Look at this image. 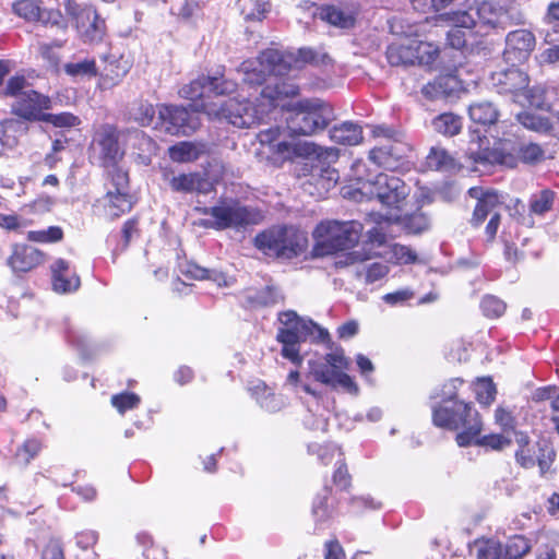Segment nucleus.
<instances>
[{"label":"nucleus","mask_w":559,"mask_h":559,"mask_svg":"<svg viewBox=\"0 0 559 559\" xmlns=\"http://www.w3.org/2000/svg\"><path fill=\"white\" fill-rule=\"evenodd\" d=\"M43 254L39 250L27 245H15L8 259L9 266L14 272H28L39 265Z\"/></svg>","instance_id":"25"},{"label":"nucleus","mask_w":559,"mask_h":559,"mask_svg":"<svg viewBox=\"0 0 559 559\" xmlns=\"http://www.w3.org/2000/svg\"><path fill=\"white\" fill-rule=\"evenodd\" d=\"M555 193L551 190H543L538 194H534L530 202L531 213L544 215L554 204Z\"/></svg>","instance_id":"49"},{"label":"nucleus","mask_w":559,"mask_h":559,"mask_svg":"<svg viewBox=\"0 0 559 559\" xmlns=\"http://www.w3.org/2000/svg\"><path fill=\"white\" fill-rule=\"evenodd\" d=\"M308 450L311 454H317L319 461L324 465H329L334 459L335 454H338V456L342 455L335 444L322 445L319 443H311L308 445Z\"/></svg>","instance_id":"58"},{"label":"nucleus","mask_w":559,"mask_h":559,"mask_svg":"<svg viewBox=\"0 0 559 559\" xmlns=\"http://www.w3.org/2000/svg\"><path fill=\"white\" fill-rule=\"evenodd\" d=\"M44 122L50 123L56 128H71L75 127L80 123V119L70 114V112H60V114H44L41 120Z\"/></svg>","instance_id":"56"},{"label":"nucleus","mask_w":559,"mask_h":559,"mask_svg":"<svg viewBox=\"0 0 559 559\" xmlns=\"http://www.w3.org/2000/svg\"><path fill=\"white\" fill-rule=\"evenodd\" d=\"M330 60L326 53H321L312 48H300L297 56L284 55L277 49H266L255 59L243 61L238 72L242 74V82L249 87H257L266 81L267 75L283 76L287 74L293 64L299 68L306 63L323 64Z\"/></svg>","instance_id":"3"},{"label":"nucleus","mask_w":559,"mask_h":559,"mask_svg":"<svg viewBox=\"0 0 559 559\" xmlns=\"http://www.w3.org/2000/svg\"><path fill=\"white\" fill-rule=\"evenodd\" d=\"M438 51L428 43L414 41L411 45H391L386 58L392 66L430 63L437 58Z\"/></svg>","instance_id":"15"},{"label":"nucleus","mask_w":559,"mask_h":559,"mask_svg":"<svg viewBox=\"0 0 559 559\" xmlns=\"http://www.w3.org/2000/svg\"><path fill=\"white\" fill-rule=\"evenodd\" d=\"M518 121L526 129L546 132L554 128L548 117L544 115H536L530 111H522L516 114Z\"/></svg>","instance_id":"42"},{"label":"nucleus","mask_w":559,"mask_h":559,"mask_svg":"<svg viewBox=\"0 0 559 559\" xmlns=\"http://www.w3.org/2000/svg\"><path fill=\"white\" fill-rule=\"evenodd\" d=\"M461 88L459 80L453 75L438 78L423 88V93L430 98H448L454 96Z\"/></svg>","instance_id":"31"},{"label":"nucleus","mask_w":559,"mask_h":559,"mask_svg":"<svg viewBox=\"0 0 559 559\" xmlns=\"http://www.w3.org/2000/svg\"><path fill=\"white\" fill-rule=\"evenodd\" d=\"M204 213L214 217V226L218 229L239 228L259 222L257 212L233 199L223 200L217 205L205 209Z\"/></svg>","instance_id":"12"},{"label":"nucleus","mask_w":559,"mask_h":559,"mask_svg":"<svg viewBox=\"0 0 559 559\" xmlns=\"http://www.w3.org/2000/svg\"><path fill=\"white\" fill-rule=\"evenodd\" d=\"M330 489L324 488L323 492L314 498L312 515L317 524H323L332 516V509L328 503Z\"/></svg>","instance_id":"48"},{"label":"nucleus","mask_w":559,"mask_h":559,"mask_svg":"<svg viewBox=\"0 0 559 559\" xmlns=\"http://www.w3.org/2000/svg\"><path fill=\"white\" fill-rule=\"evenodd\" d=\"M298 94V87L286 82H277L266 85L255 97V104L249 99L242 102L230 98L223 104H202L204 111L211 119L226 120L237 128H250L264 119L275 107V102L284 97H293Z\"/></svg>","instance_id":"2"},{"label":"nucleus","mask_w":559,"mask_h":559,"mask_svg":"<svg viewBox=\"0 0 559 559\" xmlns=\"http://www.w3.org/2000/svg\"><path fill=\"white\" fill-rule=\"evenodd\" d=\"M108 169V181L106 189L111 188L115 192L129 193V177L128 173L122 168L116 166V164H109Z\"/></svg>","instance_id":"44"},{"label":"nucleus","mask_w":559,"mask_h":559,"mask_svg":"<svg viewBox=\"0 0 559 559\" xmlns=\"http://www.w3.org/2000/svg\"><path fill=\"white\" fill-rule=\"evenodd\" d=\"M12 11L28 23L63 26L60 11L46 9L41 0H15L12 3Z\"/></svg>","instance_id":"18"},{"label":"nucleus","mask_w":559,"mask_h":559,"mask_svg":"<svg viewBox=\"0 0 559 559\" xmlns=\"http://www.w3.org/2000/svg\"><path fill=\"white\" fill-rule=\"evenodd\" d=\"M530 550V540L524 536L515 535L506 545H499L493 551L491 550V559H521Z\"/></svg>","instance_id":"30"},{"label":"nucleus","mask_w":559,"mask_h":559,"mask_svg":"<svg viewBox=\"0 0 559 559\" xmlns=\"http://www.w3.org/2000/svg\"><path fill=\"white\" fill-rule=\"evenodd\" d=\"M307 245V234L295 226H273L254 238V246L272 258H296L306 250Z\"/></svg>","instance_id":"5"},{"label":"nucleus","mask_w":559,"mask_h":559,"mask_svg":"<svg viewBox=\"0 0 559 559\" xmlns=\"http://www.w3.org/2000/svg\"><path fill=\"white\" fill-rule=\"evenodd\" d=\"M389 271V266L384 263H371L365 267V282L367 284H372L380 281L388 275Z\"/></svg>","instance_id":"61"},{"label":"nucleus","mask_w":559,"mask_h":559,"mask_svg":"<svg viewBox=\"0 0 559 559\" xmlns=\"http://www.w3.org/2000/svg\"><path fill=\"white\" fill-rule=\"evenodd\" d=\"M491 235L496 233L501 212H507L510 216L520 213L519 206L523 207L519 199L510 198L508 194L498 193L491 190Z\"/></svg>","instance_id":"29"},{"label":"nucleus","mask_w":559,"mask_h":559,"mask_svg":"<svg viewBox=\"0 0 559 559\" xmlns=\"http://www.w3.org/2000/svg\"><path fill=\"white\" fill-rule=\"evenodd\" d=\"M11 107L14 115L25 120L40 121L44 111L51 108V99L29 88L19 100H14Z\"/></svg>","instance_id":"19"},{"label":"nucleus","mask_w":559,"mask_h":559,"mask_svg":"<svg viewBox=\"0 0 559 559\" xmlns=\"http://www.w3.org/2000/svg\"><path fill=\"white\" fill-rule=\"evenodd\" d=\"M40 559H64V551L59 539H50L41 551Z\"/></svg>","instance_id":"64"},{"label":"nucleus","mask_w":559,"mask_h":559,"mask_svg":"<svg viewBox=\"0 0 559 559\" xmlns=\"http://www.w3.org/2000/svg\"><path fill=\"white\" fill-rule=\"evenodd\" d=\"M518 156L519 162L528 165H535L544 160L545 151L544 148L536 143H526L522 145H518Z\"/></svg>","instance_id":"47"},{"label":"nucleus","mask_w":559,"mask_h":559,"mask_svg":"<svg viewBox=\"0 0 559 559\" xmlns=\"http://www.w3.org/2000/svg\"><path fill=\"white\" fill-rule=\"evenodd\" d=\"M254 395L259 405L270 413L281 411L287 403L283 395L274 393L264 383L254 388Z\"/></svg>","instance_id":"35"},{"label":"nucleus","mask_w":559,"mask_h":559,"mask_svg":"<svg viewBox=\"0 0 559 559\" xmlns=\"http://www.w3.org/2000/svg\"><path fill=\"white\" fill-rule=\"evenodd\" d=\"M349 367V359L343 349H335L325 355L324 361H309L310 374L316 381L332 389L342 388L346 392L357 395L358 385L345 372Z\"/></svg>","instance_id":"7"},{"label":"nucleus","mask_w":559,"mask_h":559,"mask_svg":"<svg viewBox=\"0 0 559 559\" xmlns=\"http://www.w3.org/2000/svg\"><path fill=\"white\" fill-rule=\"evenodd\" d=\"M518 143L512 132L504 133L503 138L495 140L491 145V165L498 164L507 168L518 166Z\"/></svg>","instance_id":"24"},{"label":"nucleus","mask_w":559,"mask_h":559,"mask_svg":"<svg viewBox=\"0 0 559 559\" xmlns=\"http://www.w3.org/2000/svg\"><path fill=\"white\" fill-rule=\"evenodd\" d=\"M277 150L284 156L313 158L324 165H330L338 159V150L322 147L308 141L283 142L277 144Z\"/></svg>","instance_id":"17"},{"label":"nucleus","mask_w":559,"mask_h":559,"mask_svg":"<svg viewBox=\"0 0 559 559\" xmlns=\"http://www.w3.org/2000/svg\"><path fill=\"white\" fill-rule=\"evenodd\" d=\"M523 96L525 97L524 100L519 99L516 102L522 107H532L540 110H548L550 108L546 90L542 86L526 87L523 91Z\"/></svg>","instance_id":"39"},{"label":"nucleus","mask_w":559,"mask_h":559,"mask_svg":"<svg viewBox=\"0 0 559 559\" xmlns=\"http://www.w3.org/2000/svg\"><path fill=\"white\" fill-rule=\"evenodd\" d=\"M472 344L464 340H456L451 344L448 359L451 361H466L469 357Z\"/></svg>","instance_id":"60"},{"label":"nucleus","mask_w":559,"mask_h":559,"mask_svg":"<svg viewBox=\"0 0 559 559\" xmlns=\"http://www.w3.org/2000/svg\"><path fill=\"white\" fill-rule=\"evenodd\" d=\"M139 544L143 546L144 559H168L167 550L153 544L150 535L141 533L136 536Z\"/></svg>","instance_id":"53"},{"label":"nucleus","mask_w":559,"mask_h":559,"mask_svg":"<svg viewBox=\"0 0 559 559\" xmlns=\"http://www.w3.org/2000/svg\"><path fill=\"white\" fill-rule=\"evenodd\" d=\"M207 93H212L214 95H228L236 91L237 83L233 80H228L224 78L222 74H216L213 76H205Z\"/></svg>","instance_id":"45"},{"label":"nucleus","mask_w":559,"mask_h":559,"mask_svg":"<svg viewBox=\"0 0 559 559\" xmlns=\"http://www.w3.org/2000/svg\"><path fill=\"white\" fill-rule=\"evenodd\" d=\"M27 90H29V85L24 76H12L7 82L2 93L4 96H10L13 97L14 100H19Z\"/></svg>","instance_id":"59"},{"label":"nucleus","mask_w":559,"mask_h":559,"mask_svg":"<svg viewBox=\"0 0 559 559\" xmlns=\"http://www.w3.org/2000/svg\"><path fill=\"white\" fill-rule=\"evenodd\" d=\"M278 320L282 326L278 329L276 338L283 344L282 355L295 364H300L302 360L299 355V344L312 335L314 330L319 331L321 338L328 335V332L319 329L313 321L300 318L293 310L280 313Z\"/></svg>","instance_id":"6"},{"label":"nucleus","mask_w":559,"mask_h":559,"mask_svg":"<svg viewBox=\"0 0 559 559\" xmlns=\"http://www.w3.org/2000/svg\"><path fill=\"white\" fill-rule=\"evenodd\" d=\"M38 52L49 69L56 70L58 68L60 58L52 45L46 43L38 44Z\"/></svg>","instance_id":"62"},{"label":"nucleus","mask_w":559,"mask_h":559,"mask_svg":"<svg viewBox=\"0 0 559 559\" xmlns=\"http://www.w3.org/2000/svg\"><path fill=\"white\" fill-rule=\"evenodd\" d=\"M75 26L85 43H99L105 36V21L91 7L80 10Z\"/></svg>","instance_id":"22"},{"label":"nucleus","mask_w":559,"mask_h":559,"mask_svg":"<svg viewBox=\"0 0 559 559\" xmlns=\"http://www.w3.org/2000/svg\"><path fill=\"white\" fill-rule=\"evenodd\" d=\"M330 120V110L320 100H301L287 118V128L296 135H311L323 130Z\"/></svg>","instance_id":"10"},{"label":"nucleus","mask_w":559,"mask_h":559,"mask_svg":"<svg viewBox=\"0 0 559 559\" xmlns=\"http://www.w3.org/2000/svg\"><path fill=\"white\" fill-rule=\"evenodd\" d=\"M64 72L73 79L92 78L97 74L94 59H83L64 64Z\"/></svg>","instance_id":"41"},{"label":"nucleus","mask_w":559,"mask_h":559,"mask_svg":"<svg viewBox=\"0 0 559 559\" xmlns=\"http://www.w3.org/2000/svg\"><path fill=\"white\" fill-rule=\"evenodd\" d=\"M414 297V292L409 288L399 289L393 293L385 294L382 299L385 304L394 307L399 305H403L407 300Z\"/></svg>","instance_id":"63"},{"label":"nucleus","mask_w":559,"mask_h":559,"mask_svg":"<svg viewBox=\"0 0 559 559\" xmlns=\"http://www.w3.org/2000/svg\"><path fill=\"white\" fill-rule=\"evenodd\" d=\"M207 93L206 79L204 75L191 81L179 90V95L187 99H197Z\"/></svg>","instance_id":"54"},{"label":"nucleus","mask_w":559,"mask_h":559,"mask_svg":"<svg viewBox=\"0 0 559 559\" xmlns=\"http://www.w3.org/2000/svg\"><path fill=\"white\" fill-rule=\"evenodd\" d=\"M468 114L472 123L467 153L474 162H487L489 159V104L487 102L472 104Z\"/></svg>","instance_id":"11"},{"label":"nucleus","mask_w":559,"mask_h":559,"mask_svg":"<svg viewBox=\"0 0 559 559\" xmlns=\"http://www.w3.org/2000/svg\"><path fill=\"white\" fill-rule=\"evenodd\" d=\"M156 110L148 100L138 99L129 108V117L142 127L152 124Z\"/></svg>","instance_id":"37"},{"label":"nucleus","mask_w":559,"mask_h":559,"mask_svg":"<svg viewBox=\"0 0 559 559\" xmlns=\"http://www.w3.org/2000/svg\"><path fill=\"white\" fill-rule=\"evenodd\" d=\"M362 229V224L357 221L322 222L313 230V252L317 257H324L348 250L358 243Z\"/></svg>","instance_id":"4"},{"label":"nucleus","mask_w":559,"mask_h":559,"mask_svg":"<svg viewBox=\"0 0 559 559\" xmlns=\"http://www.w3.org/2000/svg\"><path fill=\"white\" fill-rule=\"evenodd\" d=\"M495 423L501 432L491 433V450L502 451L513 443L515 433L522 431L516 429V419L512 412L502 406L495 411Z\"/></svg>","instance_id":"20"},{"label":"nucleus","mask_w":559,"mask_h":559,"mask_svg":"<svg viewBox=\"0 0 559 559\" xmlns=\"http://www.w3.org/2000/svg\"><path fill=\"white\" fill-rule=\"evenodd\" d=\"M433 129L447 136H454L462 130L461 117L451 112L441 114L432 120Z\"/></svg>","instance_id":"38"},{"label":"nucleus","mask_w":559,"mask_h":559,"mask_svg":"<svg viewBox=\"0 0 559 559\" xmlns=\"http://www.w3.org/2000/svg\"><path fill=\"white\" fill-rule=\"evenodd\" d=\"M380 218H383L388 222L391 221H400L401 225L412 234H420L429 228V219L428 217L421 213L416 212L411 215H405L403 218L392 215H377Z\"/></svg>","instance_id":"36"},{"label":"nucleus","mask_w":559,"mask_h":559,"mask_svg":"<svg viewBox=\"0 0 559 559\" xmlns=\"http://www.w3.org/2000/svg\"><path fill=\"white\" fill-rule=\"evenodd\" d=\"M281 130L280 128H270L265 130H261L258 134L259 142L262 146H269L271 152L278 155V157L283 159L293 158L294 156H284L277 150V144L283 143L284 141L280 140Z\"/></svg>","instance_id":"50"},{"label":"nucleus","mask_w":559,"mask_h":559,"mask_svg":"<svg viewBox=\"0 0 559 559\" xmlns=\"http://www.w3.org/2000/svg\"><path fill=\"white\" fill-rule=\"evenodd\" d=\"M319 16L329 24L341 28H349L355 23V16L352 11L335 5L320 8Z\"/></svg>","instance_id":"34"},{"label":"nucleus","mask_w":559,"mask_h":559,"mask_svg":"<svg viewBox=\"0 0 559 559\" xmlns=\"http://www.w3.org/2000/svg\"><path fill=\"white\" fill-rule=\"evenodd\" d=\"M528 75L521 69L512 66L501 71L491 73V85L500 95L510 96L516 104L519 99H525L523 91L528 87Z\"/></svg>","instance_id":"16"},{"label":"nucleus","mask_w":559,"mask_h":559,"mask_svg":"<svg viewBox=\"0 0 559 559\" xmlns=\"http://www.w3.org/2000/svg\"><path fill=\"white\" fill-rule=\"evenodd\" d=\"M193 107L192 112L182 106L160 105L158 107V119L165 132L171 135H190L201 124L197 111L202 110V106Z\"/></svg>","instance_id":"13"},{"label":"nucleus","mask_w":559,"mask_h":559,"mask_svg":"<svg viewBox=\"0 0 559 559\" xmlns=\"http://www.w3.org/2000/svg\"><path fill=\"white\" fill-rule=\"evenodd\" d=\"M41 444L36 439L26 440L16 451L15 461L22 466H26L39 453Z\"/></svg>","instance_id":"51"},{"label":"nucleus","mask_w":559,"mask_h":559,"mask_svg":"<svg viewBox=\"0 0 559 559\" xmlns=\"http://www.w3.org/2000/svg\"><path fill=\"white\" fill-rule=\"evenodd\" d=\"M460 384H462L460 379H451L443 385L442 403L432 407V421L437 427L461 430L456 435V442L460 447L472 444L487 447L489 436L479 437L483 421L478 412L471 403L455 399Z\"/></svg>","instance_id":"1"},{"label":"nucleus","mask_w":559,"mask_h":559,"mask_svg":"<svg viewBox=\"0 0 559 559\" xmlns=\"http://www.w3.org/2000/svg\"><path fill=\"white\" fill-rule=\"evenodd\" d=\"M330 139L342 145H357L362 141V129L357 123L345 121L330 130Z\"/></svg>","instance_id":"32"},{"label":"nucleus","mask_w":559,"mask_h":559,"mask_svg":"<svg viewBox=\"0 0 559 559\" xmlns=\"http://www.w3.org/2000/svg\"><path fill=\"white\" fill-rule=\"evenodd\" d=\"M63 233L60 227L51 226L44 230H31L27 239L36 242H55L62 239Z\"/></svg>","instance_id":"57"},{"label":"nucleus","mask_w":559,"mask_h":559,"mask_svg":"<svg viewBox=\"0 0 559 559\" xmlns=\"http://www.w3.org/2000/svg\"><path fill=\"white\" fill-rule=\"evenodd\" d=\"M163 178L164 181L168 183V186L174 192L206 193L209 191V181L198 173L176 175L170 171H164Z\"/></svg>","instance_id":"23"},{"label":"nucleus","mask_w":559,"mask_h":559,"mask_svg":"<svg viewBox=\"0 0 559 559\" xmlns=\"http://www.w3.org/2000/svg\"><path fill=\"white\" fill-rule=\"evenodd\" d=\"M372 134L378 144L370 151L369 158L379 166L393 169L407 155L408 145L402 133L388 126H374Z\"/></svg>","instance_id":"8"},{"label":"nucleus","mask_w":559,"mask_h":559,"mask_svg":"<svg viewBox=\"0 0 559 559\" xmlns=\"http://www.w3.org/2000/svg\"><path fill=\"white\" fill-rule=\"evenodd\" d=\"M426 164L430 169L445 173H454L461 168L460 163L445 148L432 146L426 157Z\"/></svg>","instance_id":"33"},{"label":"nucleus","mask_w":559,"mask_h":559,"mask_svg":"<svg viewBox=\"0 0 559 559\" xmlns=\"http://www.w3.org/2000/svg\"><path fill=\"white\" fill-rule=\"evenodd\" d=\"M504 58L507 61L521 62L527 59L535 47V36L527 29L510 32L506 38Z\"/></svg>","instance_id":"21"},{"label":"nucleus","mask_w":559,"mask_h":559,"mask_svg":"<svg viewBox=\"0 0 559 559\" xmlns=\"http://www.w3.org/2000/svg\"><path fill=\"white\" fill-rule=\"evenodd\" d=\"M513 442L516 444L514 452L515 462L523 468H533L536 464L540 474L549 471L556 453L552 445L546 439L533 441L526 432L515 433Z\"/></svg>","instance_id":"9"},{"label":"nucleus","mask_w":559,"mask_h":559,"mask_svg":"<svg viewBox=\"0 0 559 559\" xmlns=\"http://www.w3.org/2000/svg\"><path fill=\"white\" fill-rule=\"evenodd\" d=\"M104 215L108 219H116L132 209V197L126 192H115L108 188L106 194L98 200Z\"/></svg>","instance_id":"26"},{"label":"nucleus","mask_w":559,"mask_h":559,"mask_svg":"<svg viewBox=\"0 0 559 559\" xmlns=\"http://www.w3.org/2000/svg\"><path fill=\"white\" fill-rule=\"evenodd\" d=\"M247 298L253 306L266 307L277 304L282 296L277 288L265 286L260 290L249 292Z\"/></svg>","instance_id":"43"},{"label":"nucleus","mask_w":559,"mask_h":559,"mask_svg":"<svg viewBox=\"0 0 559 559\" xmlns=\"http://www.w3.org/2000/svg\"><path fill=\"white\" fill-rule=\"evenodd\" d=\"M200 151L190 142H181L169 148V156L174 162L187 163L195 160L199 157Z\"/></svg>","instance_id":"46"},{"label":"nucleus","mask_w":559,"mask_h":559,"mask_svg":"<svg viewBox=\"0 0 559 559\" xmlns=\"http://www.w3.org/2000/svg\"><path fill=\"white\" fill-rule=\"evenodd\" d=\"M95 142L100 148V155L106 164H116L122 156L118 144V132L112 126L106 124L99 129Z\"/></svg>","instance_id":"27"},{"label":"nucleus","mask_w":559,"mask_h":559,"mask_svg":"<svg viewBox=\"0 0 559 559\" xmlns=\"http://www.w3.org/2000/svg\"><path fill=\"white\" fill-rule=\"evenodd\" d=\"M140 401V396L131 392H123L111 396V404L120 414L138 407Z\"/></svg>","instance_id":"55"},{"label":"nucleus","mask_w":559,"mask_h":559,"mask_svg":"<svg viewBox=\"0 0 559 559\" xmlns=\"http://www.w3.org/2000/svg\"><path fill=\"white\" fill-rule=\"evenodd\" d=\"M389 254L390 261L396 264H412L417 261L416 252L412 248L400 243L391 245Z\"/></svg>","instance_id":"52"},{"label":"nucleus","mask_w":559,"mask_h":559,"mask_svg":"<svg viewBox=\"0 0 559 559\" xmlns=\"http://www.w3.org/2000/svg\"><path fill=\"white\" fill-rule=\"evenodd\" d=\"M131 64L128 60L122 57L116 58L115 56L110 57L108 64L105 67V79L110 81V85L118 84L123 76L130 71Z\"/></svg>","instance_id":"40"},{"label":"nucleus","mask_w":559,"mask_h":559,"mask_svg":"<svg viewBox=\"0 0 559 559\" xmlns=\"http://www.w3.org/2000/svg\"><path fill=\"white\" fill-rule=\"evenodd\" d=\"M364 188H368L370 194L388 207H399L409 193V188L401 178L389 174H379Z\"/></svg>","instance_id":"14"},{"label":"nucleus","mask_w":559,"mask_h":559,"mask_svg":"<svg viewBox=\"0 0 559 559\" xmlns=\"http://www.w3.org/2000/svg\"><path fill=\"white\" fill-rule=\"evenodd\" d=\"M52 286L55 292L67 294L80 287V277L70 270V264L63 259L56 260L51 265Z\"/></svg>","instance_id":"28"}]
</instances>
